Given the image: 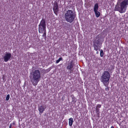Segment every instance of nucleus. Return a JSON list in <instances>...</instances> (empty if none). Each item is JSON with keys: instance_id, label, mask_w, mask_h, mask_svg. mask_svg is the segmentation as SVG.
<instances>
[{"instance_id": "6e6552de", "label": "nucleus", "mask_w": 128, "mask_h": 128, "mask_svg": "<svg viewBox=\"0 0 128 128\" xmlns=\"http://www.w3.org/2000/svg\"><path fill=\"white\" fill-rule=\"evenodd\" d=\"M74 65V63H73V61L72 60L68 64V65L67 67V69L70 70L71 72H72L73 71V70H72V69L73 68Z\"/></svg>"}, {"instance_id": "393cba45", "label": "nucleus", "mask_w": 128, "mask_h": 128, "mask_svg": "<svg viewBox=\"0 0 128 128\" xmlns=\"http://www.w3.org/2000/svg\"><path fill=\"white\" fill-rule=\"evenodd\" d=\"M98 52H97L96 53L98 54Z\"/></svg>"}, {"instance_id": "a878e982", "label": "nucleus", "mask_w": 128, "mask_h": 128, "mask_svg": "<svg viewBox=\"0 0 128 128\" xmlns=\"http://www.w3.org/2000/svg\"><path fill=\"white\" fill-rule=\"evenodd\" d=\"M13 124H14V123H13Z\"/></svg>"}, {"instance_id": "a211bd4d", "label": "nucleus", "mask_w": 128, "mask_h": 128, "mask_svg": "<svg viewBox=\"0 0 128 128\" xmlns=\"http://www.w3.org/2000/svg\"><path fill=\"white\" fill-rule=\"evenodd\" d=\"M10 96L9 94H8L7 95L6 97V100L8 101L9 100V98H10Z\"/></svg>"}, {"instance_id": "2eb2a0df", "label": "nucleus", "mask_w": 128, "mask_h": 128, "mask_svg": "<svg viewBox=\"0 0 128 128\" xmlns=\"http://www.w3.org/2000/svg\"><path fill=\"white\" fill-rule=\"evenodd\" d=\"M99 110L100 109H99L96 108V110L97 113V114L98 117H99V114L100 113Z\"/></svg>"}, {"instance_id": "423d86ee", "label": "nucleus", "mask_w": 128, "mask_h": 128, "mask_svg": "<svg viewBox=\"0 0 128 128\" xmlns=\"http://www.w3.org/2000/svg\"><path fill=\"white\" fill-rule=\"evenodd\" d=\"M53 10L54 14L57 16L59 11V8L58 3L56 2H55L54 3Z\"/></svg>"}, {"instance_id": "5701e85b", "label": "nucleus", "mask_w": 128, "mask_h": 128, "mask_svg": "<svg viewBox=\"0 0 128 128\" xmlns=\"http://www.w3.org/2000/svg\"><path fill=\"white\" fill-rule=\"evenodd\" d=\"M44 39H45V40L46 39V36H44Z\"/></svg>"}, {"instance_id": "39448f33", "label": "nucleus", "mask_w": 128, "mask_h": 128, "mask_svg": "<svg viewBox=\"0 0 128 128\" xmlns=\"http://www.w3.org/2000/svg\"><path fill=\"white\" fill-rule=\"evenodd\" d=\"M76 14L73 11L69 10L66 12L65 14V18L67 22L71 23L74 20L76 17Z\"/></svg>"}, {"instance_id": "ddd939ff", "label": "nucleus", "mask_w": 128, "mask_h": 128, "mask_svg": "<svg viewBox=\"0 0 128 128\" xmlns=\"http://www.w3.org/2000/svg\"><path fill=\"white\" fill-rule=\"evenodd\" d=\"M73 122V118H70L69 119V124L70 126H71Z\"/></svg>"}, {"instance_id": "20e7f679", "label": "nucleus", "mask_w": 128, "mask_h": 128, "mask_svg": "<svg viewBox=\"0 0 128 128\" xmlns=\"http://www.w3.org/2000/svg\"><path fill=\"white\" fill-rule=\"evenodd\" d=\"M110 78V74L108 71H104L101 76L100 80L106 86H108Z\"/></svg>"}, {"instance_id": "dca6fc26", "label": "nucleus", "mask_w": 128, "mask_h": 128, "mask_svg": "<svg viewBox=\"0 0 128 128\" xmlns=\"http://www.w3.org/2000/svg\"><path fill=\"white\" fill-rule=\"evenodd\" d=\"M104 54L103 50H100V56L101 57H103L104 55Z\"/></svg>"}, {"instance_id": "4be33fe9", "label": "nucleus", "mask_w": 128, "mask_h": 128, "mask_svg": "<svg viewBox=\"0 0 128 128\" xmlns=\"http://www.w3.org/2000/svg\"><path fill=\"white\" fill-rule=\"evenodd\" d=\"M12 124H11L9 126V128H12Z\"/></svg>"}, {"instance_id": "0eeeda50", "label": "nucleus", "mask_w": 128, "mask_h": 128, "mask_svg": "<svg viewBox=\"0 0 128 128\" xmlns=\"http://www.w3.org/2000/svg\"><path fill=\"white\" fill-rule=\"evenodd\" d=\"M5 53L4 57V60L5 62H7L10 59L12 54L11 53H8L7 52H6Z\"/></svg>"}, {"instance_id": "f257e3e1", "label": "nucleus", "mask_w": 128, "mask_h": 128, "mask_svg": "<svg viewBox=\"0 0 128 128\" xmlns=\"http://www.w3.org/2000/svg\"><path fill=\"white\" fill-rule=\"evenodd\" d=\"M128 6V0H118L115 7V10L121 13L124 12Z\"/></svg>"}, {"instance_id": "1a4fd4ad", "label": "nucleus", "mask_w": 128, "mask_h": 128, "mask_svg": "<svg viewBox=\"0 0 128 128\" xmlns=\"http://www.w3.org/2000/svg\"><path fill=\"white\" fill-rule=\"evenodd\" d=\"M46 26H38L39 32L40 33H42L43 32L45 31L46 30Z\"/></svg>"}, {"instance_id": "7ed1b4c3", "label": "nucleus", "mask_w": 128, "mask_h": 128, "mask_svg": "<svg viewBox=\"0 0 128 128\" xmlns=\"http://www.w3.org/2000/svg\"><path fill=\"white\" fill-rule=\"evenodd\" d=\"M103 41V39L101 35L100 34L98 35L93 41V46L94 50L96 51L98 50H100Z\"/></svg>"}, {"instance_id": "b1692460", "label": "nucleus", "mask_w": 128, "mask_h": 128, "mask_svg": "<svg viewBox=\"0 0 128 128\" xmlns=\"http://www.w3.org/2000/svg\"><path fill=\"white\" fill-rule=\"evenodd\" d=\"M111 128H114V127L113 126H112Z\"/></svg>"}, {"instance_id": "f3484780", "label": "nucleus", "mask_w": 128, "mask_h": 128, "mask_svg": "<svg viewBox=\"0 0 128 128\" xmlns=\"http://www.w3.org/2000/svg\"><path fill=\"white\" fill-rule=\"evenodd\" d=\"M62 60V57L60 58L59 59L56 61V63H58L60 60Z\"/></svg>"}, {"instance_id": "f8f14e48", "label": "nucleus", "mask_w": 128, "mask_h": 128, "mask_svg": "<svg viewBox=\"0 0 128 128\" xmlns=\"http://www.w3.org/2000/svg\"><path fill=\"white\" fill-rule=\"evenodd\" d=\"M98 6L97 3L94 6V12L98 11Z\"/></svg>"}, {"instance_id": "9b49d317", "label": "nucleus", "mask_w": 128, "mask_h": 128, "mask_svg": "<svg viewBox=\"0 0 128 128\" xmlns=\"http://www.w3.org/2000/svg\"><path fill=\"white\" fill-rule=\"evenodd\" d=\"M45 108H44L43 106H42L40 107L38 106V110L39 111L40 113L42 114Z\"/></svg>"}, {"instance_id": "412c9836", "label": "nucleus", "mask_w": 128, "mask_h": 128, "mask_svg": "<svg viewBox=\"0 0 128 128\" xmlns=\"http://www.w3.org/2000/svg\"><path fill=\"white\" fill-rule=\"evenodd\" d=\"M108 86H107V88H105V90L107 91H108L109 90V88Z\"/></svg>"}, {"instance_id": "aec40b11", "label": "nucleus", "mask_w": 128, "mask_h": 128, "mask_svg": "<svg viewBox=\"0 0 128 128\" xmlns=\"http://www.w3.org/2000/svg\"><path fill=\"white\" fill-rule=\"evenodd\" d=\"M101 105L99 104H98L96 107V108H98L101 107Z\"/></svg>"}, {"instance_id": "9d476101", "label": "nucleus", "mask_w": 128, "mask_h": 128, "mask_svg": "<svg viewBox=\"0 0 128 128\" xmlns=\"http://www.w3.org/2000/svg\"><path fill=\"white\" fill-rule=\"evenodd\" d=\"M46 20L42 18L41 21L38 26H46Z\"/></svg>"}, {"instance_id": "f03ea898", "label": "nucleus", "mask_w": 128, "mask_h": 128, "mask_svg": "<svg viewBox=\"0 0 128 128\" xmlns=\"http://www.w3.org/2000/svg\"><path fill=\"white\" fill-rule=\"evenodd\" d=\"M30 81L34 86H36L40 80V73L39 70H36L30 73Z\"/></svg>"}, {"instance_id": "4468645a", "label": "nucleus", "mask_w": 128, "mask_h": 128, "mask_svg": "<svg viewBox=\"0 0 128 128\" xmlns=\"http://www.w3.org/2000/svg\"><path fill=\"white\" fill-rule=\"evenodd\" d=\"M96 14V16L98 18L99 17L100 15V13L98 11H95L94 12Z\"/></svg>"}, {"instance_id": "6ab92c4d", "label": "nucleus", "mask_w": 128, "mask_h": 128, "mask_svg": "<svg viewBox=\"0 0 128 128\" xmlns=\"http://www.w3.org/2000/svg\"><path fill=\"white\" fill-rule=\"evenodd\" d=\"M44 33L42 35V36L43 37L46 36V31H44Z\"/></svg>"}]
</instances>
